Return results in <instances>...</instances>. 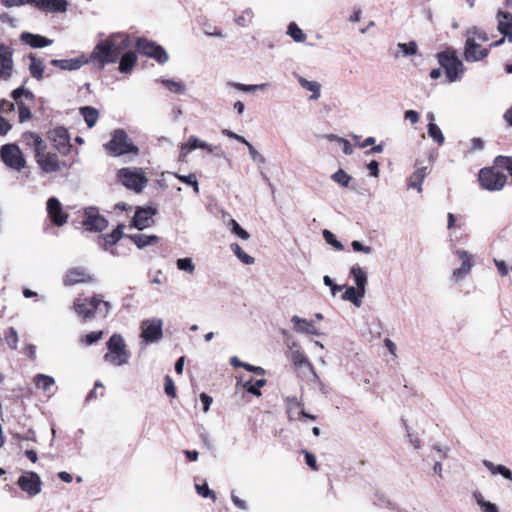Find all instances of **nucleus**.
<instances>
[{
  "label": "nucleus",
  "instance_id": "obj_23",
  "mask_svg": "<svg viewBox=\"0 0 512 512\" xmlns=\"http://www.w3.org/2000/svg\"><path fill=\"white\" fill-rule=\"evenodd\" d=\"M456 255L461 260V266L453 271V278L456 281L463 279L472 268V257L464 250H457Z\"/></svg>",
  "mask_w": 512,
  "mask_h": 512
},
{
  "label": "nucleus",
  "instance_id": "obj_34",
  "mask_svg": "<svg viewBox=\"0 0 512 512\" xmlns=\"http://www.w3.org/2000/svg\"><path fill=\"white\" fill-rule=\"evenodd\" d=\"M265 384H266V379H264V378L258 379L256 381H253L252 379H250L248 381H245L242 384V388L244 391L251 393L256 397H259V396H261L260 389L263 386H265Z\"/></svg>",
  "mask_w": 512,
  "mask_h": 512
},
{
  "label": "nucleus",
  "instance_id": "obj_31",
  "mask_svg": "<svg viewBox=\"0 0 512 512\" xmlns=\"http://www.w3.org/2000/svg\"><path fill=\"white\" fill-rule=\"evenodd\" d=\"M426 177V167L418 168L408 179V187L422 191V182Z\"/></svg>",
  "mask_w": 512,
  "mask_h": 512
},
{
  "label": "nucleus",
  "instance_id": "obj_47",
  "mask_svg": "<svg viewBox=\"0 0 512 512\" xmlns=\"http://www.w3.org/2000/svg\"><path fill=\"white\" fill-rule=\"evenodd\" d=\"M175 176L183 183L188 184L193 187L196 193H199V185L195 174L189 175H179L175 174Z\"/></svg>",
  "mask_w": 512,
  "mask_h": 512
},
{
  "label": "nucleus",
  "instance_id": "obj_17",
  "mask_svg": "<svg viewBox=\"0 0 512 512\" xmlns=\"http://www.w3.org/2000/svg\"><path fill=\"white\" fill-rule=\"evenodd\" d=\"M13 49L4 43H0V78L8 80L13 72Z\"/></svg>",
  "mask_w": 512,
  "mask_h": 512
},
{
  "label": "nucleus",
  "instance_id": "obj_35",
  "mask_svg": "<svg viewBox=\"0 0 512 512\" xmlns=\"http://www.w3.org/2000/svg\"><path fill=\"white\" fill-rule=\"evenodd\" d=\"M365 292L359 290V288L348 287L342 295V299L345 301H350L357 307L361 305V298L364 296Z\"/></svg>",
  "mask_w": 512,
  "mask_h": 512
},
{
  "label": "nucleus",
  "instance_id": "obj_6",
  "mask_svg": "<svg viewBox=\"0 0 512 512\" xmlns=\"http://www.w3.org/2000/svg\"><path fill=\"white\" fill-rule=\"evenodd\" d=\"M106 151L112 156H121L125 154H138L139 149L133 144L127 133L123 129H117L113 132L111 140L105 144Z\"/></svg>",
  "mask_w": 512,
  "mask_h": 512
},
{
  "label": "nucleus",
  "instance_id": "obj_8",
  "mask_svg": "<svg viewBox=\"0 0 512 512\" xmlns=\"http://www.w3.org/2000/svg\"><path fill=\"white\" fill-rule=\"evenodd\" d=\"M46 150L43 149L38 155H35V161L43 173H58L71 168L72 163L62 161L56 153L47 152Z\"/></svg>",
  "mask_w": 512,
  "mask_h": 512
},
{
  "label": "nucleus",
  "instance_id": "obj_40",
  "mask_svg": "<svg viewBox=\"0 0 512 512\" xmlns=\"http://www.w3.org/2000/svg\"><path fill=\"white\" fill-rule=\"evenodd\" d=\"M287 34L295 42H304L306 40L305 33L298 27V25L295 22H291L288 25Z\"/></svg>",
  "mask_w": 512,
  "mask_h": 512
},
{
  "label": "nucleus",
  "instance_id": "obj_54",
  "mask_svg": "<svg viewBox=\"0 0 512 512\" xmlns=\"http://www.w3.org/2000/svg\"><path fill=\"white\" fill-rule=\"evenodd\" d=\"M196 490L197 493L204 498H211L212 500L216 499L215 492L210 490L206 483L203 485H196Z\"/></svg>",
  "mask_w": 512,
  "mask_h": 512
},
{
  "label": "nucleus",
  "instance_id": "obj_16",
  "mask_svg": "<svg viewBox=\"0 0 512 512\" xmlns=\"http://www.w3.org/2000/svg\"><path fill=\"white\" fill-rule=\"evenodd\" d=\"M85 219L83 225L90 231L101 232L108 226V221L99 214L98 209L89 207L84 212Z\"/></svg>",
  "mask_w": 512,
  "mask_h": 512
},
{
  "label": "nucleus",
  "instance_id": "obj_55",
  "mask_svg": "<svg viewBox=\"0 0 512 512\" xmlns=\"http://www.w3.org/2000/svg\"><path fill=\"white\" fill-rule=\"evenodd\" d=\"M398 47L402 50L404 55H414L417 52V44L414 41L409 43H399Z\"/></svg>",
  "mask_w": 512,
  "mask_h": 512
},
{
  "label": "nucleus",
  "instance_id": "obj_18",
  "mask_svg": "<svg viewBox=\"0 0 512 512\" xmlns=\"http://www.w3.org/2000/svg\"><path fill=\"white\" fill-rule=\"evenodd\" d=\"M157 213L156 208L139 207L135 211L134 217L132 218L131 225L138 230H143L145 228L151 227L154 224L153 216Z\"/></svg>",
  "mask_w": 512,
  "mask_h": 512
},
{
  "label": "nucleus",
  "instance_id": "obj_64",
  "mask_svg": "<svg viewBox=\"0 0 512 512\" xmlns=\"http://www.w3.org/2000/svg\"><path fill=\"white\" fill-rule=\"evenodd\" d=\"M494 263L497 267V270H498V273L504 277V276H507L508 273H509V270H508V267L505 263V261L503 260H497V259H494Z\"/></svg>",
  "mask_w": 512,
  "mask_h": 512
},
{
  "label": "nucleus",
  "instance_id": "obj_2",
  "mask_svg": "<svg viewBox=\"0 0 512 512\" xmlns=\"http://www.w3.org/2000/svg\"><path fill=\"white\" fill-rule=\"evenodd\" d=\"M128 37L126 36L122 45H116L111 38L101 40L96 44L88 62H92L95 66L103 69L107 64L115 63L119 59L122 50L127 46Z\"/></svg>",
  "mask_w": 512,
  "mask_h": 512
},
{
  "label": "nucleus",
  "instance_id": "obj_10",
  "mask_svg": "<svg viewBox=\"0 0 512 512\" xmlns=\"http://www.w3.org/2000/svg\"><path fill=\"white\" fill-rule=\"evenodd\" d=\"M0 157L4 164L16 171L26 166V159L16 144H5L0 148Z\"/></svg>",
  "mask_w": 512,
  "mask_h": 512
},
{
  "label": "nucleus",
  "instance_id": "obj_3",
  "mask_svg": "<svg viewBox=\"0 0 512 512\" xmlns=\"http://www.w3.org/2000/svg\"><path fill=\"white\" fill-rule=\"evenodd\" d=\"M489 40L488 34L477 27L467 31L464 48V57L468 62L480 61L488 56L489 50L482 48V44Z\"/></svg>",
  "mask_w": 512,
  "mask_h": 512
},
{
  "label": "nucleus",
  "instance_id": "obj_56",
  "mask_svg": "<svg viewBox=\"0 0 512 512\" xmlns=\"http://www.w3.org/2000/svg\"><path fill=\"white\" fill-rule=\"evenodd\" d=\"M231 225L232 231L241 239L247 240L250 237L249 233L244 230L234 219L231 220Z\"/></svg>",
  "mask_w": 512,
  "mask_h": 512
},
{
  "label": "nucleus",
  "instance_id": "obj_12",
  "mask_svg": "<svg viewBox=\"0 0 512 512\" xmlns=\"http://www.w3.org/2000/svg\"><path fill=\"white\" fill-rule=\"evenodd\" d=\"M48 139L54 148L62 155H67L71 150L70 135L68 130L62 126L50 130L47 134Z\"/></svg>",
  "mask_w": 512,
  "mask_h": 512
},
{
  "label": "nucleus",
  "instance_id": "obj_45",
  "mask_svg": "<svg viewBox=\"0 0 512 512\" xmlns=\"http://www.w3.org/2000/svg\"><path fill=\"white\" fill-rule=\"evenodd\" d=\"M231 249L235 253V255L245 264H253L254 258L247 253L240 247L237 243L231 244Z\"/></svg>",
  "mask_w": 512,
  "mask_h": 512
},
{
  "label": "nucleus",
  "instance_id": "obj_22",
  "mask_svg": "<svg viewBox=\"0 0 512 512\" xmlns=\"http://www.w3.org/2000/svg\"><path fill=\"white\" fill-rule=\"evenodd\" d=\"M142 328V337L147 342L158 341L163 335L161 321L144 322Z\"/></svg>",
  "mask_w": 512,
  "mask_h": 512
},
{
  "label": "nucleus",
  "instance_id": "obj_41",
  "mask_svg": "<svg viewBox=\"0 0 512 512\" xmlns=\"http://www.w3.org/2000/svg\"><path fill=\"white\" fill-rule=\"evenodd\" d=\"M428 135L438 144V145H442L445 141V138L442 134V131L441 129L438 127L437 124H435L434 122H429L428 123Z\"/></svg>",
  "mask_w": 512,
  "mask_h": 512
},
{
  "label": "nucleus",
  "instance_id": "obj_38",
  "mask_svg": "<svg viewBox=\"0 0 512 512\" xmlns=\"http://www.w3.org/2000/svg\"><path fill=\"white\" fill-rule=\"evenodd\" d=\"M34 382L36 387L42 389L44 392H50L51 387L55 384L53 377L44 374H37Z\"/></svg>",
  "mask_w": 512,
  "mask_h": 512
},
{
  "label": "nucleus",
  "instance_id": "obj_19",
  "mask_svg": "<svg viewBox=\"0 0 512 512\" xmlns=\"http://www.w3.org/2000/svg\"><path fill=\"white\" fill-rule=\"evenodd\" d=\"M498 17V30L504 35L500 40L490 44V47H496L502 44L505 39L512 43V15L508 12L499 11Z\"/></svg>",
  "mask_w": 512,
  "mask_h": 512
},
{
  "label": "nucleus",
  "instance_id": "obj_46",
  "mask_svg": "<svg viewBox=\"0 0 512 512\" xmlns=\"http://www.w3.org/2000/svg\"><path fill=\"white\" fill-rule=\"evenodd\" d=\"M332 179L341 186L347 187L351 181V176L348 175L343 169H339L332 175Z\"/></svg>",
  "mask_w": 512,
  "mask_h": 512
},
{
  "label": "nucleus",
  "instance_id": "obj_36",
  "mask_svg": "<svg viewBox=\"0 0 512 512\" xmlns=\"http://www.w3.org/2000/svg\"><path fill=\"white\" fill-rule=\"evenodd\" d=\"M351 275L354 278L357 288L362 290V292H365V285L367 283V276L365 271L359 265H354L351 268Z\"/></svg>",
  "mask_w": 512,
  "mask_h": 512
},
{
  "label": "nucleus",
  "instance_id": "obj_28",
  "mask_svg": "<svg viewBox=\"0 0 512 512\" xmlns=\"http://www.w3.org/2000/svg\"><path fill=\"white\" fill-rule=\"evenodd\" d=\"M125 237L130 239L139 249H143L149 245H155L159 241L156 235L132 234L125 235Z\"/></svg>",
  "mask_w": 512,
  "mask_h": 512
},
{
  "label": "nucleus",
  "instance_id": "obj_44",
  "mask_svg": "<svg viewBox=\"0 0 512 512\" xmlns=\"http://www.w3.org/2000/svg\"><path fill=\"white\" fill-rule=\"evenodd\" d=\"M161 83L171 92L176 94H183L185 92V86L181 82H176L170 79H162Z\"/></svg>",
  "mask_w": 512,
  "mask_h": 512
},
{
  "label": "nucleus",
  "instance_id": "obj_7",
  "mask_svg": "<svg viewBox=\"0 0 512 512\" xmlns=\"http://www.w3.org/2000/svg\"><path fill=\"white\" fill-rule=\"evenodd\" d=\"M437 57L439 64L445 70L446 77L450 82H454L461 78L464 72V67L455 50L440 52Z\"/></svg>",
  "mask_w": 512,
  "mask_h": 512
},
{
  "label": "nucleus",
  "instance_id": "obj_30",
  "mask_svg": "<svg viewBox=\"0 0 512 512\" xmlns=\"http://www.w3.org/2000/svg\"><path fill=\"white\" fill-rule=\"evenodd\" d=\"M29 58L31 60V63L29 65V72L31 76L37 80H42L44 75L43 61L33 54H30Z\"/></svg>",
  "mask_w": 512,
  "mask_h": 512
},
{
  "label": "nucleus",
  "instance_id": "obj_62",
  "mask_svg": "<svg viewBox=\"0 0 512 512\" xmlns=\"http://www.w3.org/2000/svg\"><path fill=\"white\" fill-rule=\"evenodd\" d=\"M293 363L296 366H302L304 364H309V361L303 353L297 351L293 353Z\"/></svg>",
  "mask_w": 512,
  "mask_h": 512
},
{
  "label": "nucleus",
  "instance_id": "obj_14",
  "mask_svg": "<svg viewBox=\"0 0 512 512\" xmlns=\"http://www.w3.org/2000/svg\"><path fill=\"white\" fill-rule=\"evenodd\" d=\"M285 403H286V407H287L288 419L290 421L306 420V419H309L312 421L316 420L317 417L315 415L307 413L304 410V404L301 401H298V399L296 397H287L285 399Z\"/></svg>",
  "mask_w": 512,
  "mask_h": 512
},
{
  "label": "nucleus",
  "instance_id": "obj_26",
  "mask_svg": "<svg viewBox=\"0 0 512 512\" xmlns=\"http://www.w3.org/2000/svg\"><path fill=\"white\" fill-rule=\"evenodd\" d=\"M20 39L25 44L31 46L32 48H42L52 44L53 40L48 39L39 34H32L29 32H23L20 36Z\"/></svg>",
  "mask_w": 512,
  "mask_h": 512
},
{
  "label": "nucleus",
  "instance_id": "obj_43",
  "mask_svg": "<svg viewBox=\"0 0 512 512\" xmlns=\"http://www.w3.org/2000/svg\"><path fill=\"white\" fill-rule=\"evenodd\" d=\"M495 163L501 166L502 170L507 171L512 178V156L498 155L495 157Z\"/></svg>",
  "mask_w": 512,
  "mask_h": 512
},
{
  "label": "nucleus",
  "instance_id": "obj_53",
  "mask_svg": "<svg viewBox=\"0 0 512 512\" xmlns=\"http://www.w3.org/2000/svg\"><path fill=\"white\" fill-rule=\"evenodd\" d=\"M102 331H98V332H90L88 334H86L82 339L81 341L85 344V345H92L94 343H96L98 340H100L102 338Z\"/></svg>",
  "mask_w": 512,
  "mask_h": 512
},
{
  "label": "nucleus",
  "instance_id": "obj_15",
  "mask_svg": "<svg viewBox=\"0 0 512 512\" xmlns=\"http://www.w3.org/2000/svg\"><path fill=\"white\" fill-rule=\"evenodd\" d=\"M17 484L29 497H34L41 492L42 482L39 475L35 472H27L25 475L20 476Z\"/></svg>",
  "mask_w": 512,
  "mask_h": 512
},
{
  "label": "nucleus",
  "instance_id": "obj_33",
  "mask_svg": "<svg viewBox=\"0 0 512 512\" xmlns=\"http://www.w3.org/2000/svg\"><path fill=\"white\" fill-rule=\"evenodd\" d=\"M80 114L83 116L87 126L92 128L99 118V112L96 108L91 106H85L80 108Z\"/></svg>",
  "mask_w": 512,
  "mask_h": 512
},
{
  "label": "nucleus",
  "instance_id": "obj_61",
  "mask_svg": "<svg viewBox=\"0 0 512 512\" xmlns=\"http://www.w3.org/2000/svg\"><path fill=\"white\" fill-rule=\"evenodd\" d=\"M1 4L7 8L22 6L24 4H31V0H0Z\"/></svg>",
  "mask_w": 512,
  "mask_h": 512
},
{
  "label": "nucleus",
  "instance_id": "obj_1",
  "mask_svg": "<svg viewBox=\"0 0 512 512\" xmlns=\"http://www.w3.org/2000/svg\"><path fill=\"white\" fill-rule=\"evenodd\" d=\"M75 313L84 321L95 318H106L111 310V304L103 299L101 294L92 297L80 295L73 302Z\"/></svg>",
  "mask_w": 512,
  "mask_h": 512
},
{
  "label": "nucleus",
  "instance_id": "obj_58",
  "mask_svg": "<svg viewBox=\"0 0 512 512\" xmlns=\"http://www.w3.org/2000/svg\"><path fill=\"white\" fill-rule=\"evenodd\" d=\"M478 504L482 508L483 512H499L495 504L485 501L483 498L477 499Z\"/></svg>",
  "mask_w": 512,
  "mask_h": 512
},
{
  "label": "nucleus",
  "instance_id": "obj_5",
  "mask_svg": "<svg viewBox=\"0 0 512 512\" xmlns=\"http://www.w3.org/2000/svg\"><path fill=\"white\" fill-rule=\"evenodd\" d=\"M107 353L104 360L114 366H122L128 363L130 353L125 341L120 334H113L107 341Z\"/></svg>",
  "mask_w": 512,
  "mask_h": 512
},
{
  "label": "nucleus",
  "instance_id": "obj_37",
  "mask_svg": "<svg viewBox=\"0 0 512 512\" xmlns=\"http://www.w3.org/2000/svg\"><path fill=\"white\" fill-rule=\"evenodd\" d=\"M299 84L306 90H309L312 92V95L310 96V99L317 100L320 97V88L321 85L318 82L315 81H309L303 77L299 78Z\"/></svg>",
  "mask_w": 512,
  "mask_h": 512
},
{
  "label": "nucleus",
  "instance_id": "obj_59",
  "mask_svg": "<svg viewBox=\"0 0 512 512\" xmlns=\"http://www.w3.org/2000/svg\"><path fill=\"white\" fill-rule=\"evenodd\" d=\"M303 453H304V455H305V462H306V464H307V465H308L312 470H314V471H318V470H319V466H318V464H317V461H316L315 456H314L312 453H310V452H308V451H306V450H304V451H303Z\"/></svg>",
  "mask_w": 512,
  "mask_h": 512
},
{
  "label": "nucleus",
  "instance_id": "obj_51",
  "mask_svg": "<svg viewBox=\"0 0 512 512\" xmlns=\"http://www.w3.org/2000/svg\"><path fill=\"white\" fill-rule=\"evenodd\" d=\"M177 267L179 270L186 271L188 273H193L195 266L192 262L191 258H180L177 260Z\"/></svg>",
  "mask_w": 512,
  "mask_h": 512
},
{
  "label": "nucleus",
  "instance_id": "obj_32",
  "mask_svg": "<svg viewBox=\"0 0 512 512\" xmlns=\"http://www.w3.org/2000/svg\"><path fill=\"white\" fill-rule=\"evenodd\" d=\"M292 322L294 323V329L297 332H302V333H307V334L315 333V326L313 325V323L311 321L302 319L298 316H293Z\"/></svg>",
  "mask_w": 512,
  "mask_h": 512
},
{
  "label": "nucleus",
  "instance_id": "obj_20",
  "mask_svg": "<svg viewBox=\"0 0 512 512\" xmlns=\"http://www.w3.org/2000/svg\"><path fill=\"white\" fill-rule=\"evenodd\" d=\"M93 281V276L83 268H72L68 270L64 278V284L66 286H72L79 283H91Z\"/></svg>",
  "mask_w": 512,
  "mask_h": 512
},
{
  "label": "nucleus",
  "instance_id": "obj_29",
  "mask_svg": "<svg viewBox=\"0 0 512 512\" xmlns=\"http://www.w3.org/2000/svg\"><path fill=\"white\" fill-rule=\"evenodd\" d=\"M137 63V55L133 51H128L122 55L119 61V71L129 73Z\"/></svg>",
  "mask_w": 512,
  "mask_h": 512
},
{
  "label": "nucleus",
  "instance_id": "obj_50",
  "mask_svg": "<svg viewBox=\"0 0 512 512\" xmlns=\"http://www.w3.org/2000/svg\"><path fill=\"white\" fill-rule=\"evenodd\" d=\"M164 390L165 393L171 398H175L177 395L174 381L169 375H166L164 378Z\"/></svg>",
  "mask_w": 512,
  "mask_h": 512
},
{
  "label": "nucleus",
  "instance_id": "obj_27",
  "mask_svg": "<svg viewBox=\"0 0 512 512\" xmlns=\"http://www.w3.org/2000/svg\"><path fill=\"white\" fill-rule=\"evenodd\" d=\"M124 225L119 224L111 233L107 235H103L99 237L101 241L100 245L104 247V249H108L109 247L116 244L124 235H123Z\"/></svg>",
  "mask_w": 512,
  "mask_h": 512
},
{
  "label": "nucleus",
  "instance_id": "obj_13",
  "mask_svg": "<svg viewBox=\"0 0 512 512\" xmlns=\"http://www.w3.org/2000/svg\"><path fill=\"white\" fill-rule=\"evenodd\" d=\"M47 214L54 226L61 227L67 223L68 213L64 211L61 202L55 198L51 197L47 201Z\"/></svg>",
  "mask_w": 512,
  "mask_h": 512
},
{
  "label": "nucleus",
  "instance_id": "obj_39",
  "mask_svg": "<svg viewBox=\"0 0 512 512\" xmlns=\"http://www.w3.org/2000/svg\"><path fill=\"white\" fill-rule=\"evenodd\" d=\"M187 148L188 151L200 148L206 149L209 152H212V148L204 141L198 139L196 136H190L186 144L182 147V149Z\"/></svg>",
  "mask_w": 512,
  "mask_h": 512
},
{
  "label": "nucleus",
  "instance_id": "obj_21",
  "mask_svg": "<svg viewBox=\"0 0 512 512\" xmlns=\"http://www.w3.org/2000/svg\"><path fill=\"white\" fill-rule=\"evenodd\" d=\"M32 5L44 12L60 13L67 10L66 0H31Z\"/></svg>",
  "mask_w": 512,
  "mask_h": 512
},
{
  "label": "nucleus",
  "instance_id": "obj_11",
  "mask_svg": "<svg viewBox=\"0 0 512 512\" xmlns=\"http://www.w3.org/2000/svg\"><path fill=\"white\" fill-rule=\"evenodd\" d=\"M135 48L138 53L155 59L159 64H165L169 59L167 52L162 46L146 38H138Z\"/></svg>",
  "mask_w": 512,
  "mask_h": 512
},
{
  "label": "nucleus",
  "instance_id": "obj_4",
  "mask_svg": "<svg viewBox=\"0 0 512 512\" xmlns=\"http://www.w3.org/2000/svg\"><path fill=\"white\" fill-rule=\"evenodd\" d=\"M501 166H497L495 159L492 166L483 167L478 172V182L482 189L487 191H500L507 184V175Z\"/></svg>",
  "mask_w": 512,
  "mask_h": 512
},
{
  "label": "nucleus",
  "instance_id": "obj_48",
  "mask_svg": "<svg viewBox=\"0 0 512 512\" xmlns=\"http://www.w3.org/2000/svg\"><path fill=\"white\" fill-rule=\"evenodd\" d=\"M5 340L10 348L15 349L18 343V335L13 327H10L5 332Z\"/></svg>",
  "mask_w": 512,
  "mask_h": 512
},
{
  "label": "nucleus",
  "instance_id": "obj_9",
  "mask_svg": "<svg viewBox=\"0 0 512 512\" xmlns=\"http://www.w3.org/2000/svg\"><path fill=\"white\" fill-rule=\"evenodd\" d=\"M119 181L128 189L141 192L147 183L145 173L138 168H122L118 171Z\"/></svg>",
  "mask_w": 512,
  "mask_h": 512
},
{
  "label": "nucleus",
  "instance_id": "obj_25",
  "mask_svg": "<svg viewBox=\"0 0 512 512\" xmlns=\"http://www.w3.org/2000/svg\"><path fill=\"white\" fill-rule=\"evenodd\" d=\"M50 63L62 70L72 71L81 68L84 64H87L88 59L84 56H80L73 59H53Z\"/></svg>",
  "mask_w": 512,
  "mask_h": 512
},
{
  "label": "nucleus",
  "instance_id": "obj_57",
  "mask_svg": "<svg viewBox=\"0 0 512 512\" xmlns=\"http://www.w3.org/2000/svg\"><path fill=\"white\" fill-rule=\"evenodd\" d=\"M26 96L27 98L30 97L32 98L33 97V94L32 92H30L29 90H25L23 87H19L17 89H15L13 92H12V97L13 99L15 100L16 104L18 105V102H22L20 100L21 96Z\"/></svg>",
  "mask_w": 512,
  "mask_h": 512
},
{
  "label": "nucleus",
  "instance_id": "obj_63",
  "mask_svg": "<svg viewBox=\"0 0 512 512\" xmlns=\"http://www.w3.org/2000/svg\"><path fill=\"white\" fill-rule=\"evenodd\" d=\"M351 246H352L353 250L356 252H363V253L369 254L372 251L371 247L365 246L361 242L356 241V240L351 243Z\"/></svg>",
  "mask_w": 512,
  "mask_h": 512
},
{
  "label": "nucleus",
  "instance_id": "obj_60",
  "mask_svg": "<svg viewBox=\"0 0 512 512\" xmlns=\"http://www.w3.org/2000/svg\"><path fill=\"white\" fill-rule=\"evenodd\" d=\"M14 103L6 99L0 101V114H8L14 111Z\"/></svg>",
  "mask_w": 512,
  "mask_h": 512
},
{
  "label": "nucleus",
  "instance_id": "obj_52",
  "mask_svg": "<svg viewBox=\"0 0 512 512\" xmlns=\"http://www.w3.org/2000/svg\"><path fill=\"white\" fill-rule=\"evenodd\" d=\"M18 114H19V121L21 123L29 120L32 116L31 111L29 107H27L23 102H18Z\"/></svg>",
  "mask_w": 512,
  "mask_h": 512
},
{
  "label": "nucleus",
  "instance_id": "obj_42",
  "mask_svg": "<svg viewBox=\"0 0 512 512\" xmlns=\"http://www.w3.org/2000/svg\"><path fill=\"white\" fill-rule=\"evenodd\" d=\"M484 465L493 473V474H496V473H499L501 474L504 478L508 479V480H512V472L505 466L503 465H497L495 466L493 463H491L490 461H484Z\"/></svg>",
  "mask_w": 512,
  "mask_h": 512
},
{
  "label": "nucleus",
  "instance_id": "obj_49",
  "mask_svg": "<svg viewBox=\"0 0 512 512\" xmlns=\"http://www.w3.org/2000/svg\"><path fill=\"white\" fill-rule=\"evenodd\" d=\"M323 237L325 239V241L332 245L335 249L337 250H343L344 249V246L341 244V242H339L335 235L329 231V230H324L323 231Z\"/></svg>",
  "mask_w": 512,
  "mask_h": 512
},
{
  "label": "nucleus",
  "instance_id": "obj_24",
  "mask_svg": "<svg viewBox=\"0 0 512 512\" xmlns=\"http://www.w3.org/2000/svg\"><path fill=\"white\" fill-rule=\"evenodd\" d=\"M24 144L33 150L34 156L38 155L43 149H47L46 142L35 132L26 131L22 134Z\"/></svg>",
  "mask_w": 512,
  "mask_h": 512
}]
</instances>
